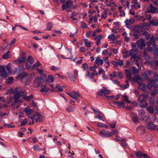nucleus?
<instances>
[{
    "instance_id": "obj_54",
    "label": "nucleus",
    "mask_w": 158,
    "mask_h": 158,
    "mask_svg": "<svg viewBox=\"0 0 158 158\" xmlns=\"http://www.w3.org/2000/svg\"><path fill=\"white\" fill-rule=\"evenodd\" d=\"M140 28L143 30H146L148 28L147 27H146V25L145 24V23H143L140 25Z\"/></svg>"
},
{
    "instance_id": "obj_44",
    "label": "nucleus",
    "mask_w": 158,
    "mask_h": 158,
    "mask_svg": "<svg viewBox=\"0 0 158 158\" xmlns=\"http://www.w3.org/2000/svg\"><path fill=\"white\" fill-rule=\"evenodd\" d=\"M35 120H36V122L37 123L38 122L39 123L41 122L42 121V117L40 115L38 118H35Z\"/></svg>"
},
{
    "instance_id": "obj_26",
    "label": "nucleus",
    "mask_w": 158,
    "mask_h": 158,
    "mask_svg": "<svg viewBox=\"0 0 158 158\" xmlns=\"http://www.w3.org/2000/svg\"><path fill=\"white\" fill-rule=\"evenodd\" d=\"M115 103L118 106H119L121 107H124L125 106L124 103L122 102H119L118 101H115Z\"/></svg>"
},
{
    "instance_id": "obj_22",
    "label": "nucleus",
    "mask_w": 158,
    "mask_h": 158,
    "mask_svg": "<svg viewBox=\"0 0 158 158\" xmlns=\"http://www.w3.org/2000/svg\"><path fill=\"white\" fill-rule=\"evenodd\" d=\"M139 89L143 92L146 90V85L143 83L141 84L139 87Z\"/></svg>"
},
{
    "instance_id": "obj_4",
    "label": "nucleus",
    "mask_w": 158,
    "mask_h": 158,
    "mask_svg": "<svg viewBox=\"0 0 158 158\" xmlns=\"http://www.w3.org/2000/svg\"><path fill=\"white\" fill-rule=\"evenodd\" d=\"M135 20L133 18H130L129 19H126L124 21L126 27L130 29L132 28L131 25L134 23Z\"/></svg>"
},
{
    "instance_id": "obj_63",
    "label": "nucleus",
    "mask_w": 158,
    "mask_h": 158,
    "mask_svg": "<svg viewBox=\"0 0 158 158\" xmlns=\"http://www.w3.org/2000/svg\"><path fill=\"white\" fill-rule=\"evenodd\" d=\"M104 126V123L99 122L98 123L97 126L100 127H103Z\"/></svg>"
},
{
    "instance_id": "obj_28",
    "label": "nucleus",
    "mask_w": 158,
    "mask_h": 158,
    "mask_svg": "<svg viewBox=\"0 0 158 158\" xmlns=\"http://www.w3.org/2000/svg\"><path fill=\"white\" fill-rule=\"evenodd\" d=\"M37 70L38 73L40 74L41 76L44 77H46L45 75L43 73V70L42 69H38L37 68Z\"/></svg>"
},
{
    "instance_id": "obj_9",
    "label": "nucleus",
    "mask_w": 158,
    "mask_h": 158,
    "mask_svg": "<svg viewBox=\"0 0 158 158\" xmlns=\"http://www.w3.org/2000/svg\"><path fill=\"white\" fill-rule=\"evenodd\" d=\"M42 77H36L35 79V83L38 84L39 86L42 85V83L44 81V79H43Z\"/></svg>"
},
{
    "instance_id": "obj_45",
    "label": "nucleus",
    "mask_w": 158,
    "mask_h": 158,
    "mask_svg": "<svg viewBox=\"0 0 158 158\" xmlns=\"http://www.w3.org/2000/svg\"><path fill=\"white\" fill-rule=\"evenodd\" d=\"M109 76H111V77L110 78V80L112 81V78L114 77H117V72L115 71H114L113 74H109Z\"/></svg>"
},
{
    "instance_id": "obj_53",
    "label": "nucleus",
    "mask_w": 158,
    "mask_h": 158,
    "mask_svg": "<svg viewBox=\"0 0 158 158\" xmlns=\"http://www.w3.org/2000/svg\"><path fill=\"white\" fill-rule=\"evenodd\" d=\"M82 68L84 70H86L88 67V65L87 63H84L82 65Z\"/></svg>"
},
{
    "instance_id": "obj_62",
    "label": "nucleus",
    "mask_w": 158,
    "mask_h": 158,
    "mask_svg": "<svg viewBox=\"0 0 158 158\" xmlns=\"http://www.w3.org/2000/svg\"><path fill=\"white\" fill-rule=\"evenodd\" d=\"M118 65H119L120 66L123 65V61L120 60H118L117 61Z\"/></svg>"
},
{
    "instance_id": "obj_42",
    "label": "nucleus",
    "mask_w": 158,
    "mask_h": 158,
    "mask_svg": "<svg viewBox=\"0 0 158 158\" xmlns=\"http://www.w3.org/2000/svg\"><path fill=\"white\" fill-rule=\"evenodd\" d=\"M13 78L12 77H10L8 78L7 80V83L8 84L12 83L13 81Z\"/></svg>"
},
{
    "instance_id": "obj_31",
    "label": "nucleus",
    "mask_w": 158,
    "mask_h": 158,
    "mask_svg": "<svg viewBox=\"0 0 158 158\" xmlns=\"http://www.w3.org/2000/svg\"><path fill=\"white\" fill-rule=\"evenodd\" d=\"M147 110L149 113L152 114L154 112L153 107L152 106H149L147 108Z\"/></svg>"
},
{
    "instance_id": "obj_56",
    "label": "nucleus",
    "mask_w": 158,
    "mask_h": 158,
    "mask_svg": "<svg viewBox=\"0 0 158 158\" xmlns=\"http://www.w3.org/2000/svg\"><path fill=\"white\" fill-rule=\"evenodd\" d=\"M135 155L136 156L138 157H141L142 156V153L141 152L138 151L136 153Z\"/></svg>"
},
{
    "instance_id": "obj_64",
    "label": "nucleus",
    "mask_w": 158,
    "mask_h": 158,
    "mask_svg": "<svg viewBox=\"0 0 158 158\" xmlns=\"http://www.w3.org/2000/svg\"><path fill=\"white\" fill-rule=\"evenodd\" d=\"M147 87L148 89H151L152 88V86L151 82H149L147 84Z\"/></svg>"
},
{
    "instance_id": "obj_21",
    "label": "nucleus",
    "mask_w": 158,
    "mask_h": 158,
    "mask_svg": "<svg viewBox=\"0 0 158 158\" xmlns=\"http://www.w3.org/2000/svg\"><path fill=\"white\" fill-rule=\"evenodd\" d=\"M130 70L134 74H136L139 73L138 70L136 68L133 67H131L130 68Z\"/></svg>"
},
{
    "instance_id": "obj_34",
    "label": "nucleus",
    "mask_w": 158,
    "mask_h": 158,
    "mask_svg": "<svg viewBox=\"0 0 158 158\" xmlns=\"http://www.w3.org/2000/svg\"><path fill=\"white\" fill-rule=\"evenodd\" d=\"M41 65V64L39 61H38L37 62L34 64L32 66L31 69H34L35 68L37 67L38 66H40Z\"/></svg>"
},
{
    "instance_id": "obj_38",
    "label": "nucleus",
    "mask_w": 158,
    "mask_h": 158,
    "mask_svg": "<svg viewBox=\"0 0 158 158\" xmlns=\"http://www.w3.org/2000/svg\"><path fill=\"white\" fill-rule=\"evenodd\" d=\"M157 38L154 37V36H152L149 42L150 44H152V43L155 42Z\"/></svg>"
},
{
    "instance_id": "obj_27",
    "label": "nucleus",
    "mask_w": 158,
    "mask_h": 158,
    "mask_svg": "<svg viewBox=\"0 0 158 158\" xmlns=\"http://www.w3.org/2000/svg\"><path fill=\"white\" fill-rule=\"evenodd\" d=\"M24 111L26 114V115H28L31 114L33 112L32 110L28 108H25Z\"/></svg>"
},
{
    "instance_id": "obj_10",
    "label": "nucleus",
    "mask_w": 158,
    "mask_h": 158,
    "mask_svg": "<svg viewBox=\"0 0 158 158\" xmlns=\"http://www.w3.org/2000/svg\"><path fill=\"white\" fill-rule=\"evenodd\" d=\"M152 73L151 71L148 70L144 72L142 74V76L143 78L147 80H149V78L148 76L151 75Z\"/></svg>"
},
{
    "instance_id": "obj_13",
    "label": "nucleus",
    "mask_w": 158,
    "mask_h": 158,
    "mask_svg": "<svg viewBox=\"0 0 158 158\" xmlns=\"http://www.w3.org/2000/svg\"><path fill=\"white\" fill-rule=\"evenodd\" d=\"M25 59L26 57H25L22 56L19 59L14 61V63L18 64H21L24 62Z\"/></svg>"
},
{
    "instance_id": "obj_23",
    "label": "nucleus",
    "mask_w": 158,
    "mask_h": 158,
    "mask_svg": "<svg viewBox=\"0 0 158 158\" xmlns=\"http://www.w3.org/2000/svg\"><path fill=\"white\" fill-rule=\"evenodd\" d=\"M150 24L154 26H158V20H155L153 19L149 21Z\"/></svg>"
},
{
    "instance_id": "obj_17",
    "label": "nucleus",
    "mask_w": 158,
    "mask_h": 158,
    "mask_svg": "<svg viewBox=\"0 0 158 158\" xmlns=\"http://www.w3.org/2000/svg\"><path fill=\"white\" fill-rule=\"evenodd\" d=\"M125 71L126 73V77L129 80H131V73L130 70L125 69Z\"/></svg>"
},
{
    "instance_id": "obj_49",
    "label": "nucleus",
    "mask_w": 158,
    "mask_h": 158,
    "mask_svg": "<svg viewBox=\"0 0 158 158\" xmlns=\"http://www.w3.org/2000/svg\"><path fill=\"white\" fill-rule=\"evenodd\" d=\"M150 82L152 84V85L154 87L156 88L157 87V85L156 83L155 82L154 80H151L150 81Z\"/></svg>"
},
{
    "instance_id": "obj_7",
    "label": "nucleus",
    "mask_w": 158,
    "mask_h": 158,
    "mask_svg": "<svg viewBox=\"0 0 158 158\" xmlns=\"http://www.w3.org/2000/svg\"><path fill=\"white\" fill-rule=\"evenodd\" d=\"M67 94L70 97L75 100H77L78 97H81V95L78 92H76L74 91L68 93Z\"/></svg>"
},
{
    "instance_id": "obj_25",
    "label": "nucleus",
    "mask_w": 158,
    "mask_h": 158,
    "mask_svg": "<svg viewBox=\"0 0 158 158\" xmlns=\"http://www.w3.org/2000/svg\"><path fill=\"white\" fill-rule=\"evenodd\" d=\"M73 2L72 1L68 0L66 2V5H67L68 8H71L73 6Z\"/></svg>"
},
{
    "instance_id": "obj_6",
    "label": "nucleus",
    "mask_w": 158,
    "mask_h": 158,
    "mask_svg": "<svg viewBox=\"0 0 158 158\" xmlns=\"http://www.w3.org/2000/svg\"><path fill=\"white\" fill-rule=\"evenodd\" d=\"M100 135L103 138H106L111 137V133L110 131L105 130H102L99 132Z\"/></svg>"
},
{
    "instance_id": "obj_37",
    "label": "nucleus",
    "mask_w": 158,
    "mask_h": 158,
    "mask_svg": "<svg viewBox=\"0 0 158 158\" xmlns=\"http://www.w3.org/2000/svg\"><path fill=\"white\" fill-rule=\"evenodd\" d=\"M109 126L111 128H115L116 125V122L115 121L113 123H109Z\"/></svg>"
},
{
    "instance_id": "obj_59",
    "label": "nucleus",
    "mask_w": 158,
    "mask_h": 158,
    "mask_svg": "<svg viewBox=\"0 0 158 158\" xmlns=\"http://www.w3.org/2000/svg\"><path fill=\"white\" fill-rule=\"evenodd\" d=\"M27 123V119H25L24 120L21 122V126H24Z\"/></svg>"
},
{
    "instance_id": "obj_15",
    "label": "nucleus",
    "mask_w": 158,
    "mask_h": 158,
    "mask_svg": "<svg viewBox=\"0 0 158 158\" xmlns=\"http://www.w3.org/2000/svg\"><path fill=\"white\" fill-rule=\"evenodd\" d=\"M139 116H140L141 119H143L145 116V112L143 110L141 109L139 110Z\"/></svg>"
},
{
    "instance_id": "obj_8",
    "label": "nucleus",
    "mask_w": 158,
    "mask_h": 158,
    "mask_svg": "<svg viewBox=\"0 0 158 158\" xmlns=\"http://www.w3.org/2000/svg\"><path fill=\"white\" fill-rule=\"evenodd\" d=\"M136 43L137 46L140 49H142L146 45L144 40L143 38L140 39L138 40L137 41Z\"/></svg>"
},
{
    "instance_id": "obj_57",
    "label": "nucleus",
    "mask_w": 158,
    "mask_h": 158,
    "mask_svg": "<svg viewBox=\"0 0 158 158\" xmlns=\"http://www.w3.org/2000/svg\"><path fill=\"white\" fill-rule=\"evenodd\" d=\"M135 80V81H143V79L139 76V75H138L136 76Z\"/></svg>"
},
{
    "instance_id": "obj_60",
    "label": "nucleus",
    "mask_w": 158,
    "mask_h": 158,
    "mask_svg": "<svg viewBox=\"0 0 158 158\" xmlns=\"http://www.w3.org/2000/svg\"><path fill=\"white\" fill-rule=\"evenodd\" d=\"M118 77L121 79L123 78V75L121 72H119L118 73Z\"/></svg>"
},
{
    "instance_id": "obj_3",
    "label": "nucleus",
    "mask_w": 158,
    "mask_h": 158,
    "mask_svg": "<svg viewBox=\"0 0 158 158\" xmlns=\"http://www.w3.org/2000/svg\"><path fill=\"white\" fill-rule=\"evenodd\" d=\"M67 74L69 79L72 81L76 79L78 76V71L76 69L74 70L73 74L69 72H67Z\"/></svg>"
},
{
    "instance_id": "obj_24",
    "label": "nucleus",
    "mask_w": 158,
    "mask_h": 158,
    "mask_svg": "<svg viewBox=\"0 0 158 158\" xmlns=\"http://www.w3.org/2000/svg\"><path fill=\"white\" fill-rule=\"evenodd\" d=\"M75 110V109L71 106H69L66 109V110L68 112H73Z\"/></svg>"
},
{
    "instance_id": "obj_12",
    "label": "nucleus",
    "mask_w": 158,
    "mask_h": 158,
    "mask_svg": "<svg viewBox=\"0 0 158 158\" xmlns=\"http://www.w3.org/2000/svg\"><path fill=\"white\" fill-rule=\"evenodd\" d=\"M136 131L140 135H143L144 133L145 128L144 126H140L137 127Z\"/></svg>"
},
{
    "instance_id": "obj_16",
    "label": "nucleus",
    "mask_w": 158,
    "mask_h": 158,
    "mask_svg": "<svg viewBox=\"0 0 158 158\" xmlns=\"http://www.w3.org/2000/svg\"><path fill=\"white\" fill-rule=\"evenodd\" d=\"M140 35V31L138 30H135L133 32V36L134 37V39H139Z\"/></svg>"
},
{
    "instance_id": "obj_36",
    "label": "nucleus",
    "mask_w": 158,
    "mask_h": 158,
    "mask_svg": "<svg viewBox=\"0 0 158 158\" xmlns=\"http://www.w3.org/2000/svg\"><path fill=\"white\" fill-rule=\"evenodd\" d=\"M103 94L104 95H108L109 94L110 92L109 90L106 89L105 87H103V89H102Z\"/></svg>"
},
{
    "instance_id": "obj_47",
    "label": "nucleus",
    "mask_w": 158,
    "mask_h": 158,
    "mask_svg": "<svg viewBox=\"0 0 158 158\" xmlns=\"http://www.w3.org/2000/svg\"><path fill=\"white\" fill-rule=\"evenodd\" d=\"M47 27L46 30L50 31L51 30L52 27V24L50 23H48L47 25Z\"/></svg>"
},
{
    "instance_id": "obj_50",
    "label": "nucleus",
    "mask_w": 158,
    "mask_h": 158,
    "mask_svg": "<svg viewBox=\"0 0 158 158\" xmlns=\"http://www.w3.org/2000/svg\"><path fill=\"white\" fill-rule=\"evenodd\" d=\"M48 79L50 80L51 82H52L54 81L55 78L54 77L51 75H49L48 76Z\"/></svg>"
},
{
    "instance_id": "obj_39",
    "label": "nucleus",
    "mask_w": 158,
    "mask_h": 158,
    "mask_svg": "<svg viewBox=\"0 0 158 158\" xmlns=\"http://www.w3.org/2000/svg\"><path fill=\"white\" fill-rule=\"evenodd\" d=\"M122 99L123 101L126 102L128 103L131 102V101L128 99V97L127 96H123Z\"/></svg>"
},
{
    "instance_id": "obj_14",
    "label": "nucleus",
    "mask_w": 158,
    "mask_h": 158,
    "mask_svg": "<svg viewBox=\"0 0 158 158\" xmlns=\"http://www.w3.org/2000/svg\"><path fill=\"white\" fill-rule=\"evenodd\" d=\"M27 73L26 72H24L19 74L18 76L16 77V78L17 79H21L23 78L24 77L27 76Z\"/></svg>"
},
{
    "instance_id": "obj_11",
    "label": "nucleus",
    "mask_w": 158,
    "mask_h": 158,
    "mask_svg": "<svg viewBox=\"0 0 158 158\" xmlns=\"http://www.w3.org/2000/svg\"><path fill=\"white\" fill-rule=\"evenodd\" d=\"M146 127L148 129L152 130H155L157 128V127L152 122L148 123Z\"/></svg>"
},
{
    "instance_id": "obj_58",
    "label": "nucleus",
    "mask_w": 158,
    "mask_h": 158,
    "mask_svg": "<svg viewBox=\"0 0 158 158\" xmlns=\"http://www.w3.org/2000/svg\"><path fill=\"white\" fill-rule=\"evenodd\" d=\"M152 18V15L151 14L146 15L145 16V19L148 20H150Z\"/></svg>"
},
{
    "instance_id": "obj_30",
    "label": "nucleus",
    "mask_w": 158,
    "mask_h": 158,
    "mask_svg": "<svg viewBox=\"0 0 158 158\" xmlns=\"http://www.w3.org/2000/svg\"><path fill=\"white\" fill-rule=\"evenodd\" d=\"M27 61L31 64H33L34 62V60L31 56H29L27 57Z\"/></svg>"
},
{
    "instance_id": "obj_52",
    "label": "nucleus",
    "mask_w": 158,
    "mask_h": 158,
    "mask_svg": "<svg viewBox=\"0 0 158 158\" xmlns=\"http://www.w3.org/2000/svg\"><path fill=\"white\" fill-rule=\"evenodd\" d=\"M105 73V71L102 68H99L98 70V74H103Z\"/></svg>"
},
{
    "instance_id": "obj_1",
    "label": "nucleus",
    "mask_w": 158,
    "mask_h": 158,
    "mask_svg": "<svg viewBox=\"0 0 158 158\" xmlns=\"http://www.w3.org/2000/svg\"><path fill=\"white\" fill-rule=\"evenodd\" d=\"M8 93H11L12 92L14 93L13 95H10L7 101V103L9 104L11 103V106H15V104L17 103L18 101V99L21 97L24 96V91L22 90L19 87L16 88L14 90V92L12 90L10 89L8 91Z\"/></svg>"
},
{
    "instance_id": "obj_2",
    "label": "nucleus",
    "mask_w": 158,
    "mask_h": 158,
    "mask_svg": "<svg viewBox=\"0 0 158 158\" xmlns=\"http://www.w3.org/2000/svg\"><path fill=\"white\" fill-rule=\"evenodd\" d=\"M148 97L147 94H141L139 96L137 101L140 102L139 105L140 107H146L148 106V103L146 102V99Z\"/></svg>"
},
{
    "instance_id": "obj_32",
    "label": "nucleus",
    "mask_w": 158,
    "mask_h": 158,
    "mask_svg": "<svg viewBox=\"0 0 158 158\" xmlns=\"http://www.w3.org/2000/svg\"><path fill=\"white\" fill-rule=\"evenodd\" d=\"M86 75L88 77H89L90 78H93V77L95 75V74L94 73H90L88 71L87 72V73L86 74Z\"/></svg>"
},
{
    "instance_id": "obj_46",
    "label": "nucleus",
    "mask_w": 158,
    "mask_h": 158,
    "mask_svg": "<svg viewBox=\"0 0 158 158\" xmlns=\"http://www.w3.org/2000/svg\"><path fill=\"white\" fill-rule=\"evenodd\" d=\"M144 56L145 59L147 61H149L150 60V57L149 55L144 53Z\"/></svg>"
},
{
    "instance_id": "obj_43",
    "label": "nucleus",
    "mask_w": 158,
    "mask_h": 158,
    "mask_svg": "<svg viewBox=\"0 0 158 158\" xmlns=\"http://www.w3.org/2000/svg\"><path fill=\"white\" fill-rule=\"evenodd\" d=\"M33 149L35 151H40V147L37 144H36L34 145L33 147Z\"/></svg>"
},
{
    "instance_id": "obj_48",
    "label": "nucleus",
    "mask_w": 158,
    "mask_h": 158,
    "mask_svg": "<svg viewBox=\"0 0 158 158\" xmlns=\"http://www.w3.org/2000/svg\"><path fill=\"white\" fill-rule=\"evenodd\" d=\"M129 86V84L128 83H127L126 85H124L121 86V89L122 90L127 89Z\"/></svg>"
},
{
    "instance_id": "obj_61",
    "label": "nucleus",
    "mask_w": 158,
    "mask_h": 158,
    "mask_svg": "<svg viewBox=\"0 0 158 158\" xmlns=\"http://www.w3.org/2000/svg\"><path fill=\"white\" fill-rule=\"evenodd\" d=\"M108 38L109 39H110L113 40L115 38V36L114 35V34H112L111 35H109L108 36Z\"/></svg>"
},
{
    "instance_id": "obj_18",
    "label": "nucleus",
    "mask_w": 158,
    "mask_h": 158,
    "mask_svg": "<svg viewBox=\"0 0 158 158\" xmlns=\"http://www.w3.org/2000/svg\"><path fill=\"white\" fill-rule=\"evenodd\" d=\"M103 60L101 59L99 57L97 56L96 57L95 63L97 64L98 65L99 64H103Z\"/></svg>"
},
{
    "instance_id": "obj_20",
    "label": "nucleus",
    "mask_w": 158,
    "mask_h": 158,
    "mask_svg": "<svg viewBox=\"0 0 158 158\" xmlns=\"http://www.w3.org/2000/svg\"><path fill=\"white\" fill-rule=\"evenodd\" d=\"M41 86V89L40 91L41 93L46 92L50 90V88H48L45 85H42Z\"/></svg>"
},
{
    "instance_id": "obj_29",
    "label": "nucleus",
    "mask_w": 158,
    "mask_h": 158,
    "mask_svg": "<svg viewBox=\"0 0 158 158\" xmlns=\"http://www.w3.org/2000/svg\"><path fill=\"white\" fill-rule=\"evenodd\" d=\"M136 52H132V53L131 55V58L130 60H132L133 59H138V57L137 55V53H135Z\"/></svg>"
},
{
    "instance_id": "obj_55",
    "label": "nucleus",
    "mask_w": 158,
    "mask_h": 158,
    "mask_svg": "<svg viewBox=\"0 0 158 158\" xmlns=\"http://www.w3.org/2000/svg\"><path fill=\"white\" fill-rule=\"evenodd\" d=\"M1 73V76L2 77H5L8 76V74L7 73L5 72V71Z\"/></svg>"
},
{
    "instance_id": "obj_5",
    "label": "nucleus",
    "mask_w": 158,
    "mask_h": 158,
    "mask_svg": "<svg viewBox=\"0 0 158 158\" xmlns=\"http://www.w3.org/2000/svg\"><path fill=\"white\" fill-rule=\"evenodd\" d=\"M137 50L136 49H132L129 51H127L124 50L122 52L123 56L124 58H127L131 55L132 52H137Z\"/></svg>"
},
{
    "instance_id": "obj_33",
    "label": "nucleus",
    "mask_w": 158,
    "mask_h": 158,
    "mask_svg": "<svg viewBox=\"0 0 158 158\" xmlns=\"http://www.w3.org/2000/svg\"><path fill=\"white\" fill-rule=\"evenodd\" d=\"M55 89L61 92L63 91V88L62 86L60 85H56L55 87Z\"/></svg>"
},
{
    "instance_id": "obj_19",
    "label": "nucleus",
    "mask_w": 158,
    "mask_h": 158,
    "mask_svg": "<svg viewBox=\"0 0 158 158\" xmlns=\"http://www.w3.org/2000/svg\"><path fill=\"white\" fill-rule=\"evenodd\" d=\"M149 8H150L149 12L152 13H158V9L152 6V5L149 7Z\"/></svg>"
},
{
    "instance_id": "obj_40",
    "label": "nucleus",
    "mask_w": 158,
    "mask_h": 158,
    "mask_svg": "<svg viewBox=\"0 0 158 158\" xmlns=\"http://www.w3.org/2000/svg\"><path fill=\"white\" fill-rule=\"evenodd\" d=\"M84 43L85 45L88 48H89L91 46V43L90 42H88V40L85 39L84 41Z\"/></svg>"
},
{
    "instance_id": "obj_35",
    "label": "nucleus",
    "mask_w": 158,
    "mask_h": 158,
    "mask_svg": "<svg viewBox=\"0 0 158 158\" xmlns=\"http://www.w3.org/2000/svg\"><path fill=\"white\" fill-rule=\"evenodd\" d=\"M33 98V96L32 95L27 96H25L23 97V98L26 99L28 101H31Z\"/></svg>"
},
{
    "instance_id": "obj_51",
    "label": "nucleus",
    "mask_w": 158,
    "mask_h": 158,
    "mask_svg": "<svg viewBox=\"0 0 158 158\" xmlns=\"http://www.w3.org/2000/svg\"><path fill=\"white\" fill-rule=\"evenodd\" d=\"M102 37V36L101 35H98L94 38V39L96 41H100Z\"/></svg>"
},
{
    "instance_id": "obj_41",
    "label": "nucleus",
    "mask_w": 158,
    "mask_h": 158,
    "mask_svg": "<svg viewBox=\"0 0 158 158\" xmlns=\"http://www.w3.org/2000/svg\"><path fill=\"white\" fill-rule=\"evenodd\" d=\"M10 53V52L9 51H7L6 53L3 55L2 56V57L4 59H8L9 56V54Z\"/></svg>"
}]
</instances>
